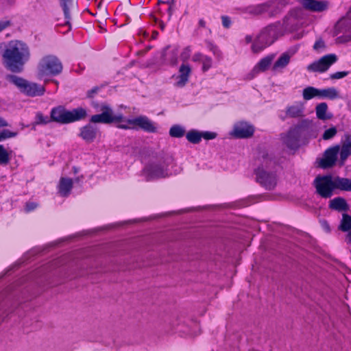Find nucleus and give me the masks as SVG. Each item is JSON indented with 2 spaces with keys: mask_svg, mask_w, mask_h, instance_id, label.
I'll use <instances>...</instances> for the list:
<instances>
[{
  "mask_svg": "<svg viewBox=\"0 0 351 351\" xmlns=\"http://www.w3.org/2000/svg\"><path fill=\"white\" fill-rule=\"evenodd\" d=\"M337 133V130L335 127H332L326 130L322 136L324 140H329L333 138Z\"/></svg>",
  "mask_w": 351,
  "mask_h": 351,
  "instance_id": "c9c22d12",
  "label": "nucleus"
},
{
  "mask_svg": "<svg viewBox=\"0 0 351 351\" xmlns=\"http://www.w3.org/2000/svg\"><path fill=\"white\" fill-rule=\"evenodd\" d=\"M339 97V93L335 88L319 89V98H328L330 99H335Z\"/></svg>",
  "mask_w": 351,
  "mask_h": 351,
  "instance_id": "bb28decb",
  "label": "nucleus"
},
{
  "mask_svg": "<svg viewBox=\"0 0 351 351\" xmlns=\"http://www.w3.org/2000/svg\"><path fill=\"white\" fill-rule=\"evenodd\" d=\"M198 24L200 27L204 28L206 27V21L204 19H199Z\"/></svg>",
  "mask_w": 351,
  "mask_h": 351,
  "instance_id": "3c124183",
  "label": "nucleus"
},
{
  "mask_svg": "<svg viewBox=\"0 0 351 351\" xmlns=\"http://www.w3.org/2000/svg\"><path fill=\"white\" fill-rule=\"evenodd\" d=\"M97 90H98L97 87H95L93 88H92L91 90L88 91L87 96L88 97H92L93 96V95L97 92Z\"/></svg>",
  "mask_w": 351,
  "mask_h": 351,
  "instance_id": "09e8293b",
  "label": "nucleus"
},
{
  "mask_svg": "<svg viewBox=\"0 0 351 351\" xmlns=\"http://www.w3.org/2000/svg\"><path fill=\"white\" fill-rule=\"evenodd\" d=\"M202 138L206 140H212L216 138L217 134L213 132H201Z\"/></svg>",
  "mask_w": 351,
  "mask_h": 351,
  "instance_id": "79ce46f5",
  "label": "nucleus"
},
{
  "mask_svg": "<svg viewBox=\"0 0 351 351\" xmlns=\"http://www.w3.org/2000/svg\"><path fill=\"white\" fill-rule=\"evenodd\" d=\"M256 181L266 189L271 190L276 185V176L274 173L268 171L266 167L261 165L258 167L255 171Z\"/></svg>",
  "mask_w": 351,
  "mask_h": 351,
  "instance_id": "1a4fd4ad",
  "label": "nucleus"
},
{
  "mask_svg": "<svg viewBox=\"0 0 351 351\" xmlns=\"http://www.w3.org/2000/svg\"><path fill=\"white\" fill-rule=\"evenodd\" d=\"M123 122L126 124H119L117 128L127 130L138 126L148 132H156V128L154 124L146 117H139L133 119H125L124 118Z\"/></svg>",
  "mask_w": 351,
  "mask_h": 351,
  "instance_id": "9b49d317",
  "label": "nucleus"
},
{
  "mask_svg": "<svg viewBox=\"0 0 351 351\" xmlns=\"http://www.w3.org/2000/svg\"><path fill=\"white\" fill-rule=\"evenodd\" d=\"M329 208L339 212L346 211L349 208L346 199L340 197L331 199L329 202Z\"/></svg>",
  "mask_w": 351,
  "mask_h": 351,
  "instance_id": "5701e85b",
  "label": "nucleus"
},
{
  "mask_svg": "<svg viewBox=\"0 0 351 351\" xmlns=\"http://www.w3.org/2000/svg\"><path fill=\"white\" fill-rule=\"evenodd\" d=\"M8 123L6 121H5L3 118H1L0 117V128L1 127H4V126H8Z\"/></svg>",
  "mask_w": 351,
  "mask_h": 351,
  "instance_id": "8fccbe9b",
  "label": "nucleus"
},
{
  "mask_svg": "<svg viewBox=\"0 0 351 351\" xmlns=\"http://www.w3.org/2000/svg\"><path fill=\"white\" fill-rule=\"evenodd\" d=\"M335 31L336 34H342L343 41L351 40V8L346 15L337 23Z\"/></svg>",
  "mask_w": 351,
  "mask_h": 351,
  "instance_id": "ddd939ff",
  "label": "nucleus"
},
{
  "mask_svg": "<svg viewBox=\"0 0 351 351\" xmlns=\"http://www.w3.org/2000/svg\"><path fill=\"white\" fill-rule=\"evenodd\" d=\"M36 206H37V205L35 203H33V202L27 203L26 204L25 209L27 210V211H31V210H34L35 208H36Z\"/></svg>",
  "mask_w": 351,
  "mask_h": 351,
  "instance_id": "de8ad7c7",
  "label": "nucleus"
},
{
  "mask_svg": "<svg viewBox=\"0 0 351 351\" xmlns=\"http://www.w3.org/2000/svg\"><path fill=\"white\" fill-rule=\"evenodd\" d=\"M186 138L191 143L197 144L201 141V132L192 130L189 131L186 134Z\"/></svg>",
  "mask_w": 351,
  "mask_h": 351,
  "instance_id": "c756f323",
  "label": "nucleus"
},
{
  "mask_svg": "<svg viewBox=\"0 0 351 351\" xmlns=\"http://www.w3.org/2000/svg\"><path fill=\"white\" fill-rule=\"evenodd\" d=\"M290 58L291 56L289 53H282L274 63L273 70L276 71L285 68L289 63Z\"/></svg>",
  "mask_w": 351,
  "mask_h": 351,
  "instance_id": "cd10ccee",
  "label": "nucleus"
},
{
  "mask_svg": "<svg viewBox=\"0 0 351 351\" xmlns=\"http://www.w3.org/2000/svg\"><path fill=\"white\" fill-rule=\"evenodd\" d=\"M324 43L322 40H317L314 44L313 48L315 50H318L324 47Z\"/></svg>",
  "mask_w": 351,
  "mask_h": 351,
  "instance_id": "c03bdc74",
  "label": "nucleus"
},
{
  "mask_svg": "<svg viewBox=\"0 0 351 351\" xmlns=\"http://www.w3.org/2000/svg\"><path fill=\"white\" fill-rule=\"evenodd\" d=\"M333 179L335 189L351 191V179L340 177H335Z\"/></svg>",
  "mask_w": 351,
  "mask_h": 351,
  "instance_id": "393cba45",
  "label": "nucleus"
},
{
  "mask_svg": "<svg viewBox=\"0 0 351 351\" xmlns=\"http://www.w3.org/2000/svg\"><path fill=\"white\" fill-rule=\"evenodd\" d=\"M10 160V154L5 149L3 145H0V165H7Z\"/></svg>",
  "mask_w": 351,
  "mask_h": 351,
  "instance_id": "72a5a7b5",
  "label": "nucleus"
},
{
  "mask_svg": "<svg viewBox=\"0 0 351 351\" xmlns=\"http://www.w3.org/2000/svg\"><path fill=\"white\" fill-rule=\"evenodd\" d=\"M304 106L302 102H296L286 108V117L290 118H300L303 117Z\"/></svg>",
  "mask_w": 351,
  "mask_h": 351,
  "instance_id": "aec40b11",
  "label": "nucleus"
},
{
  "mask_svg": "<svg viewBox=\"0 0 351 351\" xmlns=\"http://www.w3.org/2000/svg\"><path fill=\"white\" fill-rule=\"evenodd\" d=\"M348 71H338L330 74V78L332 80H339L346 77L348 75Z\"/></svg>",
  "mask_w": 351,
  "mask_h": 351,
  "instance_id": "ea45409f",
  "label": "nucleus"
},
{
  "mask_svg": "<svg viewBox=\"0 0 351 351\" xmlns=\"http://www.w3.org/2000/svg\"><path fill=\"white\" fill-rule=\"evenodd\" d=\"M60 60L55 56L48 55L43 57L38 64V78L42 80L47 76H54L62 71Z\"/></svg>",
  "mask_w": 351,
  "mask_h": 351,
  "instance_id": "39448f33",
  "label": "nucleus"
},
{
  "mask_svg": "<svg viewBox=\"0 0 351 351\" xmlns=\"http://www.w3.org/2000/svg\"><path fill=\"white\" fill-rule=\"evenodd\" d=\"M29 55V48L25 43L18 40L10 41L3 54L5 66L12 72H21Z\"/></svg>",
  "mask_w": 351,
  "mask_h": 351,
  "instance_id": "f257e3e1",
  "label": "nucleus"
},
{
  "mask_svg": "<svg viewBox=\"0 0 351 351\" xmlns=\"http://www.w3.org/2000/svg\"><path fill=\"white\" fill-rule=\"evenodd\" d=\"M273 3H265L256 5L254 8V13L256 14H261L265 12H269L271 10Z\"/></svg>",
  "mask_w": 351,
  "mask_h": 351,
  "instance_id": "f704fd0d",
  "label": "nucleus"
},
{
  "mask_svg": "<svg viewBox=\"0 0 351 351\" xmlns=\"http://www.w3.org/2000/svg\"><path fill=\"white\" fill-rule=\"evenodd\" d=\"M304 18V12L301 8L291 10L283 19V27L287 32H293L301 27V20Z\"/></svg>",
  "mask_w": 351,
  "mask_h": 351,
  "instance_id": "9d476101",
  "label": "nucleus"
},
{
  "mask_svg": "<svg viewBox=\"0 0 351 351\" xmlns=\"http://www.w3.org/2000/svg\"><path fill=\"white\" fill-rule=\"evenodd\" d=\"M87 116L86 110L83 108H77L72 110H67L62 106L53 108L51 111L52 121L66 124L84 119Z\"/></svg>",
  "mask_w": 351,
  "mask_h": 351,
  "instance_id": "7ed1b4c3",
  "label": "nucleus"
},
{
  "mask_svg": "<svg viewBox=\"0 0 351 351\" xmlns=\"http://www.w3.org/2000/svg\"><path fill=\"white\" fill-rule=\"evenodd\" d=\"M341 143L339 160L340 166H343L346 159L351 155V134H345Z\"/></svg>",
  "mask_w": 351,
  "mask_h": 351,
  "instance_id": "a211bd4d",
  "label": "nucleus"
},
{
  "mask_svg": "<svg viewBox=\"0 0 351 351\" xmlns=\"http://www.w3.org/2000/svg\"><path fill=\"white\" fill-rule=\"evenodd\" d=\"M278 1L280 2V3L282 5H285L287 4V3H289V0H283V1L278 0Z\"/></svg>",
  "mask_w": 351,
  "mask_h": 351,
  "instance_id": "5fc2aeb1",
  "label": "nucleus"
},
{
  "mask_svg": "<svg viewBox=\"0 0 351 351\" xmlns=\"http://www.w3.org/2000/svg\"><path fill=\"white\" fill-rule=\"evenodd\" d=\"M173 162V158L165 154H160L152 160L144 169V174L148 180L165 178L171 175L168 167Z\"/></svg>",
  "mask_w": 351,
  "mask_h": 351,
  "instance_id": "f03ea898",
  "label": "nucleus"
},
{
  "mask_svg": "<svg viewBox=\"0 0 351 351\" xmlns=\"http://www.w3.org/2000/svg\"><path fill=\"white\" fill-rule=\"evenodd\" d=\"M49 82V80H46V79L45 80V83H47V82Z\"/></svg>",
  "mask_w": 351,
  "mask_h": 351,
  "instance_id": "6e6d98bb",
  "label": "nucleus"
},
{
  "mask_svg": "<svg viewBox=\"0 0 351 351\" xmlns=\"http://www.w3.org/2000/svg\"><path fill=\"white\" fill-rule=\"evenodd\" d=\"M340 151V146L337 145L326 149L324 153V157L321 161L322 168H330L335 165L337 154Z\"/></svg>",
  "mask_w": 351,
  "mask_h": 351,
  "instance_id": "dca6fc26",
  "label": "nucleus"
},
{
  "mask_svg": "<svg viewBox=\"0 0 351 351\" xmlns=\"http://www.w3.org/2000/svg\"><path fill=\"white\" fill-rule=\"evenodd\" d=\"M280 35L278 25H268L257 36L252 45V51L255 53L261 52L267 46L271 45Z\"/></svg>",
  "mask_w": 351,
  "mask_h": 351,
  "instance_id": "20e7f679",
  "label": "nucleus"
},
{
  "mask_svg": "<svg viewBox=\"0 0 351 351\" xmlns=\"http://www.w3.org/2000/svg\"><path fill=\"white\" fill-rule=\"evenodd\" d=\"M339 229L343 232H348L351 230V216L346 213L342 215Z\"/></svg>",
  "mask_w": 351,
  "mask_h": 351,
  "instance_id": "7c9ffc66",
  "label": "nucleus"
},
{
  "mask_svg": "<svg viewBox=\"0 0 351 351\" xmlns=\"http://www.w3.org/2000/svg\"><path fill=\"white\" fill-rule=\"evenodd\" d=\"M10 22L9 21H0V32L5 29L6 27L10 26Z\"/></svg>",
  "mask_w": 351,
  "mask_h": 351,
  "instance_id": "a18cd8bd",
  "label": "nucleus"
},
{
  "mask_svg": "<svg viewBox=\"0 0 351 351\" xmlns=\"http://www.w3.org/2000/svg\"><path fill=\"white\" fill-rule=\"evenodd\" d=\"M97 130L90 124L86 125L80 129V137L86 142H93L96 138Z\"/></svg>",
  "mask_w": 351,
  "mask_h": 351,
  "instance_id": "412c9836",
  "label": "nucleus"
},
{
  "mask_svg": "<svg viewBox=\"0 0 351 351\" xmlns=\"http://www.w3.org/2000/svg\"><path fill=\"white\" fill-rule=\"evenodd\" d=\"M221 21H222V25L224 27L229 28L230 27L231 20L228 16H222Z\"/></svg>",
  "mask_w": 351,
  "mask_h": 351,
  "instance_id": "37998d69",
  "label": "nucleus"
},
{
  "mask_svg": "<svg viewBox=\"0 0 351 351\" xmlns=\"http://www.w3.org/2000/svg\"><path fill=\"white\" fill-rule=\"evenodd\" d=\"M53 82H54L56 84H58V82H57L56 80H53Z\"/></svg>",
  "mask_w": 351,
  "mask_h": 351,
  "instance_id": "4d7b16f0",
  "label": "nucleus"
},
{
  "mask_svg": "<svg viewBox=\"0 0 351 351\" xmlns=\"http://www.w3.org/2000/svg\"><path fill=\"white\" fill-rule=\"evenodd\" d=\"M274 57V54H271L262 58L254 68V71L259 72L266 71L271 65Z\"/></svg>",
  "mask_w": 351,
  "mask_h": 351,
  "instance_id": "a878e982",
  "label": "nucleus"
},
{
  "mask_svg": "<svg viewBox=\"0 0 351 351\" xmlns=\"http://www.w3.org/2000/svg\"><path fill=\"white\" fill-rule=\"evenodd\" d=\"M73 180L69 178L62 177L58 184V193L61 196L67 197L73 187Z\"/></svg>",
  "mask_w": 351,
  "mask_h": 351,
  "instance_id": "4be33fe9",
  "label": "nucleus"
},
{
  "mask_svg": "<svg viewBox=\"0 0 351 351\" xmlns=\"http://www.w3.org/2000/svg\"><path fill=\"white\" fill-rule=\"evenodd\" d=\"M283 143L290 149H295L298 146L299 129L291 128L289 131L282 135Z\"/></svg>",
  "mask_w": 351,
  "mask_h": 351,
  "instance_id": "f3484780",
  "label": "nucleus"
},
{
  "mask_svg": "<svg viewBox=\"0 0 351 351\" xmlns=\"http://www.w3.org/2000/svg\"><path fill=\"white\" fill-rule=\"evenodd\" d=\"M304 99L310 100L315 97L319 98V89L313 86H308L302 91Z\"/></svg>",
  "mask_w": 351,
  "mask_h": 351,
  "instance_id": "c85d7f7f",
  "label": "nucleus"
},
{
  "mask_svg": "<svg viewBox=\"0 0 351 351\" xmlns=\"http://www.w3.org/2000/svg\"><path fill=\"white\" fill-rule=\"evenodd\" d=\"M163 28H164V25H161V29H163Z\"/></svg>",
  "mask_w": 351,
  "mask_h": 351,
  "instance_id": "13d9d810",
  "label": "nucleus"
},
{
  "mask_svg": "<svg viewBox=\"0 0 351 351\" xmlns=\"http://www.w3.org/2000/svg\"><path fill=\"white\" fill-rule=\"evenodd\" d=\"M202 70L204 71H208L212 66V59L210 57L204 56L202 61Z\"/></svg>",
  "mask_w": 351,
  "mask_h": 351,
  "instance_id": "58836bf2",
  "label": "nucleus"
},
{
  "mask_svg": "<svg viewBox=\"0 0 351 351\" xmlns=\"http://www.w3.org/2000/svg\"><path fill=\"white\" fill-rule=\"evenodd\" d=\"M6 79L15 85L21 92L28 96H40L45 92L44 86L34 82H29L21 77L14 75H8L6 76Z\"/></svg>",
  "mask_w": 351,
  "mask_h": 351,
  "instance_id": "423d86ee",
  "label": "nucleus"
},
{
  "mask_svg": "<svg viewBox=\"0 0 351 351\" xmlns=\"http://www.w3.org/2000/svg\"><path fill=\"white\" fill-rule=\"evenodd\" d=\"M204 56L200 53H197L194 54L193 56V61L194 62H202Z\"/></svg>",
  "mask_w": 351,
  "mask_h": 351,
  "instance_id": "49530a36",
  "label": "nucleus"
},
{
  "mask_svg": "<svg viewBox=\"0 0 351 351\" xmlns=\"http://www.w3.org/2000/svg\"><path fill=\"white\" fill-rule=\"evenodd\" d=\"M254 132V127L247 122H239L234 126L232 135L239 138H245L250 137Z\"/></svg>",
  "mask_w": 351,
  "mask_h": 351,
  "instance_id": "2eb2a0df",
  "label": "nucleus"
},
{
  "mask_svg": "<svg viewBox=\"0 0 351 351\" xmlns=\"http://www.w3.org/2000/svg\"><path fill=\"white\" fill-rule=\"evenodd\" d=\"M100 111H101V113L93 115L90 117V122L109 124L112 123H121L124 121L122 114H114L112 108L106 104L101 106Z\"/></svg>",
  "mask_w": 351,
  "mask_h": 351,
  "instance_id": "0eeeda50",
  "label": "nucleus"
},
{
  "mask_svg": "<svg viewBox=\"0 0 351 351\" xmlns=\"http://www.w3.org/2000/svg\"><path fill=\"white\" fill-rule=\"evenodd\" d=\"M303 8L311 12H321L328 9L329 3L325 0H300Z\"/></svg>",
  "mask_w": 351,
  "mask_h": 351,
  "instance_id": "4468645a",
  "label": "nucleus"
},
{
  "mask_svg": "<svg viewBox=\"0 0 351 351\" xmlns=\"http://www.w3.org/2000/svg\"><path fill=\"white\" fill-rule=\"evenodd\" d=\"M245 43L247 44L250 43L252 42V37L250 36V35H247L245 37Z\"/></svg>",
  "mask_w": 351,
  "mask_h": 351,
  "instance_id": "603ef678",
  "label": "nucleus"
},
{
  "mask_svg": "<svg viewBox=\"0 0 351 351\" xmlns=\"http://www.w3.org/2000/svg\"><path fill=\"white\" fill-rule=\"evenodd\" d=\"M337 60V57L335 54H328L310 64L307 66V70L311 72L324 73L326 71L332 64L335 63Z\"/></svg>",
  "mask_w": 351,
  "mask_h": 351,
  "instance_id": "f8f14e48",
  "label": "nucleus"
},
{
  "mask_svg": "<svg viewBox=\"0 0 351 351\" xmlns=\"http://www.w3.org/2000/svg\"><path fill=\"white\" fill-rule=\"evenodd\" d=\"M16 132H11L8 130H3L1 132H0V141H2L4 139L13 138L16 136L17 135Z\"/></svg>",
  "mask_w": 351,
  "mask_h": 351,
  "instance_id": "e433bc0d",
  "label": "nucleus"
},
{
  "mask_svg": "<svg viewBox=\"0 0 351 351\" xmlns=\"http://www.w3.org/2000/svg\"><path fill=\"white\" fill-rule=\"evenodd\" d=\"M317 117L320 120H328L331 119L332 114L328 113V105L325 102L317 104L315 107Z\"/></svg>",
  "mask_w": 351,
  "mask_h": 351,
  "instance_id": "b1692460",
  "label": "nucleus"
},
{
  "mask_svg": "<svg viewBox=\"0 0 351 351\" xmlns=\"http://www.w3.org/2000/svg\"><path fill=\"white\" fill-rule=\"evenodd\" d=\"M184 134V128L179 125H174L169 130V135L172 137L181 138Z\"/></svg>",
  "mask_w": 351,
  "mask_h": 351,
  "instance_id": "473e14b6",
  "label": "nucleus"
},
{
  "mask_svg": "<svg viewBox=\"0 0 351 351\" xmlns=\"http://www.w3.org/2000/svg\"><path fill=\"white\" fill-rule=\"evenodd\" d=\"M50 121L48 117L44 116L42 113H37L36 116V123L37 124H47Z\"/></svg>",
  "mask_w": 351,
  "mask_h": 351,
  "instance_id": "4c0bfd02",
  "label": "nucleus"
},
{
  "mask_svg": "<svg viewBox=\"0 0 351 351\" xmlns=\"http://www.w3.org/2000/svg\"><path fill=\"white\" fill-rule=\"evenodd\" d=\"M317 193L324 198H329L335 189L334 179L330 176H318L314 180Z\"/></svg>",
  "mask_w": 351,
  "mask_h": 351,
  "instance_id": "6e6552de",
  "label": "nucleus"
},
{
  "mask_svg": "<svg viewBox=\"0 0 351 351\" xmlns=\"http://www.w3.org/2000/svg\"><path fill=\"white\" fill-rule=\"evenodd\" d=\"M61 7L63 9L65 19L67 20L71 19L70 15V8L73 5V0H59ZM69 23V21H66V23Z\"/></svg>",
  "mask_w": 351,
  "mask_h": 351,
  "instance_id": "2f4dec72",
  "label": "nucleus"
},
{
  "mask_svg": "<svg viewBox=\"0 0 351 351\" xmlns=\"http://www.w3.org/2000/svg\"><path fill=\"white\" fill-rule=\"evenodd\" d=\"M191 73V68L187 64H182L179 69V75L177 76L176 86L183 87L189 81V77Z\"/></svg>",
  "mask_w": 351,
  "mask_h": 351,
  "instance_id": "6ab92c4d",
  "label": "nucleus"
},
{
  "mask_svg": "<svg viewBox=\"0 0 351 351\" xmlns=\"http://www.w3.org/2000/svg\"><path fill=\"white\" fill-rule=\"evenodd\" d=\"M347 240L348 243H351V231H350L347 235Z\"/></svg>",
  "mask_w": 351,
  "mask_h": 351,
  "instance_id": "864d4df0",
  "label": "nucleus"
},
{
  "mask_svg": "<svg viewBox=\"0 0 351 351\" xmlns=\"http://www.w3.org/2000/svg\"><path fill=\"white\" fill-rule=\"evenodd\" d=\"M191 49L190 47H186L180 54V58L183 61L187 60L191 56Z\"/></svg>",
  "mask_w": 351,
  "mask_h": 351,
  "instance_id": "a19ab883",
  "label": "nucleus"
}]
</instances>
